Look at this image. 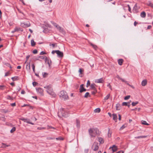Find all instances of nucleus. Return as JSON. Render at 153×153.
Here are the masks:
<instances>
[{"label":"nucleus","mask_w":153,"mask_h":153,"mask_svg":"<svg viewBox=\"0 0 153 153\" xmlns=\"http://www.w3.org/2000/svg\"><path fill=\"white\" fill-rule=\"evenodd\" d=\"M147 5L153 8V4L150 1H148L147 3Z\"/></svg>","instance_id":"obj_18"},{"label":"nucleus","mask_w":153,"mask_h":153,"mask_svg":"<svg viewBox=\"0 0 153 153\" xmlns=\"http://www.w3.org/2000/svg\"><path fill=\"white\" fill-rule=\"evenodd\" d=\"M25 91H24V90H22V91H21V94H25Z\"/></svg>","instance_id":"obj_61"},{"label":"nucleus","mask_w":153,"mask_h":153,"mask_svg":"<svg viewBox=\"0 0 153 153\" xmlns=\"http://www.w3.org/2000/svg\"><path fill=\"white\" fill-rule=\"evenodd\" d=\"M18 31V28L17 27H16L14 29V30L12 31L11 32L12 33H14L15 32H17Z\"/></svg>","instance_id":"obj_30"},{"label":"nucleus","mask_w":153,"mask_h":153,"mask_svg":"<svg viewBox=\"0 0 153 153\" xmlns=\"http://www.w3.org/2000/svg\"><path fill=\"white\" fill-rule=\"evenodd\" d=\"M48 129H50V128H53V129H54V127H52L51 126H48Z\"/></svg>","instance_id":"obj_59"},{"label":"nucleus","mask_w":153,"mask_h":153,"mask_svg":"<svg viewBox=\"0 0 153 153\" xmlns=\"http://www.w3.org/2000/svg\"><path fill=\"white\" fill-rule=\"evenodd\" d=\"M104 81V79L102 78L95 79V82L96 83H103Z\"/></svg>","instance_id":"obj_8"},{"label":"nucleus","mask_w":153,"mask_h":153,"mask_svg":"<svg viewBox=\"0 0 153 153\" xmlns=\"http://www.w3.org/2000/svg\"><path fill=\"white\" fill-rule=\"evenodd\" d=\"M118 63L119 64L121 65H122L123 62V60L122 59H119L118 60Z\"/></svg>","instance_id":"obj_22"},{"label":"nucleus","mask_w":153,"mask_h":153,"mask_svg":"<svg viewBox=\"0 0 153 153\" xmlns=\"http://www.w3.org/2000/svg\"><path fill=\"white\" fill-rule=\"evenodd\" d=\"M83 70L82 68H79V73L80 74H82V73L83 71Z\"/></svg>","instance_id":"obj_34"},{"label":"nucleus","mask_w":153,"mask_h":153,"mask_svg":"<svg viewBox=\"0 0 153 153\" xmlns=\"http://www.w3.org/2000/svg\"><path fill=\"white\" fill-rule=\"evenodd\" d=\"M110 96V94H108L105 98L104 100H107L109 99Z\"/></svg>","instance_id":"obj_31"},{"label":"nucleus","mask_w":153,"mask_h":153,"mask_svg":"<svg viewBox=\"0 0 153 153\" xmlns=\"http://www.w3.org/2000/svg\"><path fill=\"white\" fill-rule=\"evenodd\" d=\"M86 89L84 88L83 84H82L80 85L79 88L80 92L82 93L83 91H86Z\"/></svg>","instance_id":"obj_12"},{"label":"nucleus","mask_w":153,"mask_h":153,"mask_svg":"<svg viewBox=\"0 0 153 153\" xmlns=\"http://www.w3.org/2000/svg\"><path fill=\"white\" fill-rule=\"evenodd\" d=\"M45 26L47 27H49V28L51 27V25L49 24L47 22L45 23Z\"/></svg>","instance_id":"obj_25"},{"label":"nucleus","mask_w":153,"mask_h":153,"mask_svg":"<svg viewBox=\"0 0 153 153\" xmlns=\"http://www.w3.org/2000/svg\"><path fill=\"white\" fill-rule=\"evenodd\" d=\"M98 148L97 143L96 142H94L92 146V148L95 151H97L98 149Z\"/></svg>","instance_id":"obj_7"},{"label":"nucleus","mask_w":153,"mask_h":153,"mask_svg":"<svg viewBox=\"0 0 153 153\" xmlns=\"http://www.w3.org/2000/svg\"><path fill=\"white\" fill-rule=\"evenodd\" d=\"M109 149H111L112 152H114L117 151V146H116L115 145H113L112 146L110 147L109 148Z\"/></svg>","instance_id":"obj_9"},{"label":"nucleus","mask_w":153,"mask_h":153,"mask_svg":"<svg viewBox=\"0 0 153 153\" xmlns=\"http://www.w3.org/2000/svg\"><path fill=\"white\" fill-rule=\"evenodd\" d=\"M140 16L142 18H145L146 16V13L144 11L141 12L140 13Z\"/></svg>","instance_id":"obj_19"},{"label":"nucleus","mask_w":153,"mask_h":153,"mask_svg":"<svg viewBox=\"0 0 153 153\" xmlns=\"http://www.w3.org/2000/svg\"><path fill=\"white\" fill-rule=\"evenodd\" d=\"M4 85H0V89H1L3 90L4 89Z\"/></svg>","instance_id":"obj_56"},{"label":"nucleus","mask_w":153,"mask_h":153,"mask_svg":"<svg viewBox=\"0 0 153 153\" xmlns=\"http://www.w3.org/2000/svg\"><path fill=\"white\" fill-rule=\"evenodd\" d=\"M21 89V88H20L19 86H18L17 87V88L16 90H17L18 91H19Z\"/></svg>","instance_id":"obj_51"},{"label":"nucleus","mask_w":153,"mask_h":153,"mask_svg":"<svg viewBox=\"0 0 153 153\" xmlns=\"http://www.w3.org/2000/svg\"><path fill=\"white\" fill-rule=\"evenodd\" d=\"M29 57H30V56L29 55H28L26 56V61H27Z\"/></svg>","instance_id":"obj_62"},{"label":"nucleus","mask_w":153,"mask_h":153,"mask_svg":"<svg viewBox=\"0 0 153 153\" xmlns=\"http://www.w3.org/2000/svg\"><path fill=\"white\" fill-rule=\"evenodd\" d=\"M100 109L99 108H97L95 109L94 110V111L96 113H99L100 112Z\"/></svg>","instance_id":"obj_26"},{"label":"nucleus","mask_w":153,"mask_h":153,"mask_svg":"<svg viewBox=\"0 0 153 153\" xmlns=\"http://www.w3.org/2000/svg\"><path fill=\"white\" fill-rule=\"evenodd\" d=\"M142 123L146 125H149V124L146 121L143 120L142 121Z\"/></svg>","instance_id":"obj_27"},{"label":"nucleus","mask_w":153,"mask_h":153,"mask_svg":"<svg viewBox=\"0 0 153 153\" xmlns=\"http://www.w3.org/2000/svg\"><path fill=\"white\" fill-rule=\"evenodd\" d=\"M94 91L92 92V94H94L97 91L96 90H94Z\"/></svg>","instance_id":"obj_54"},{"label":"nucleus","mask_w":153,"mask_h":153,"mask_svg":"<svg viewBox=\"0 0 153 153\" xmlns=\"http://www.w3.org/2000/svg\"><path fill=\"white\" fill-rule=\"evenodd\" d=\"M98 139V141L100 143H104V140L101 137H99Z\"/></svg>","instance_id":"obj_17"},{"label":"nucleus","mask_w":153,"mask_h":153,"mask_svg":"<svg viewBox=\"0 0 153 153\" xmlns=\"http://www.w3.org/2000/svg\"><path fill=\"white\" fill-rule=\"evenodd\" d=\"M127 6H128V10L131 12V8H130V7L129 6V5H127Z\"/></svg>","instance_id":"obj_50"},{"label":"nucleus","mask_w":153,"mask_h":153,"mask_svg":"<svg viewBox=\"0 0 153 153\" xmlns=\"http://www.w3.org/2000/svg\"><path fill=\"white\" fill-rule=\"evenodd\" d=\"M126 127L124 125H123L120 128V130H122Z\"/></svg>","instance_id":"obj_49"},{"label":"nucleus","mask_w":153,"mask_h":153,"mask_svg":"<svg viewBox=\"0 0 153 153\" xmlns=\"http://www.w3.org/2000/svg\"><path fill=\"white\" fill-rule=\"evenodd\" d=\"M59 96L61 98L63 99L64 100L67 99L68 97L66 92L63 91H61Z\"/></svg>","instance_id":"obj_4"},{"label":"nucleus","mask_w":153,"mask_h":153,"mask_svg":"<svg viewBox=\"0 0 153 153\" xmlns=\"http://www.w3.org/2000/svg\"><path fill=\"white\" fill-rule=\"evenodd\" d=\"M2 145L1 146V148H5L7 147H8L10 146V145H6L4 143H2Z\"/></svg>","instance_id":"obj_23"},{"label":"nucleus","mask_w":153,"mask_h":153,"mask_svg":"<svg viewBox=\"0 0 153 153\" xmlns=\"http://www.w3.org/2000/svg\"><path fill=\"white\" fill-rule=\"evenodd\" d=\"M56 53L59 57H62L63 56V53L59 50H56Z\"/></svg>","instance_id":"obj_11"},{"label":"nucleus","mask_w":153,"mask_h":153,"mask_svg":"<svg viewBox=\"0 0 153 153\" xmlns=\"http://www.w3.org/2000/svg\"><path fill=\"white\" fill-rule=\"evenodd\" d=\"M56 139L57 140H63V139L61 137L56 138Z\"/></svg>","instance_id":"obj_48"},{"label":"nucleus","mask_w":153,"mask_h":153,"mask_svg":"<svg viewBox=\"0 0 153 153\" xmlns=\"http://www.w3.org/2000/svg\"><path fill=\"white\" fill-rule=\"evenodd\" d=\"M46 54V53L45 52L43 51L41 52L40 53V55H43V54Z\"/></svg>","instance_id":"obj_53"},{"label":"nucleus","mask_w":153,"mask_h":153,"mask_svg":"<svg viewBox=\"0 0 153 153\" xmlns=\"http://www.w3.org/2000/svg\"><path fill=\"white\" fill-rule=\"evenodd\" d=\"M111 133L110 131V129H108V136L109 137H111Z\"/></svg>","instance_id":"obj_28"},{"label":"nucleus","mask_w":153,"mask_h":153,"mask_svg":"<svg viewBox=\"0 0 153 153\" xmlns=\"http://www.w3.org/2000/svg\"><path fill=\"white\" fill-rule=\"evenodd\" d=\"M91 46H92V47L95 50H96L97 48V47L96 45H94L92 43H91L90 44Z\"/></svg>","instance_id":"obj_29"},{"label":"nucleus","mask_w":153,"mask_h":153,"mask_svg":"<svg viewBox=\"0 0 153 153\" xmlns=\"http://www.w3.org/2000/svg\"><path fill=\"white\" fill-rule=\"evenodd\" d=\"M10 104L12 106H14L16 105V103H11Z\"/></svg>","instance_id":"obj_58"},{"label":"nucleus","mask_w":153,"mask_h":153,"mask_svg":"<svg viewBox=\"0 0 153 153\" xmlns=\"http://www.w3.org/2000/svg\"><path fill=\"white\" fill-rule=\"evenodd\" d=\"M51 23L57 29V30L59 31L60 32H64V29L61 27L59 26L58 24L52 21L51 22Z\"/></svg>","instance_id":"obj_5"},{"label":"nucleus","mask_w":153,"mask_h":153,"mask_svg":"<svg viewBox=\"0 0 153 153\" xmlns=\"http://www.w3.org/2000/svg\"><path fill=\"white\" fill-rule=\"evenodd\" d=\"M130 97V95H128L124 97V100H128Z\"/></svg>","instance_id":"obj_38"},{"label":"nucleus","mask_w":153,"mask_h":153,"mask_svg":"<svg viewBox=\"0 0 153 153\" xmlns=\"http://www.w3.org/2000/svg\"><path fill=\"white\" fill-rule=\"evenodd\" d=\"M89 93L88 92H86L85 96H84V97H85V98H87L89 95Z\"/></svg>","instance_id":"obj_39"},{"label":"nucleus","mask_w":153,"mask_h":153,"mask_svg":"<svg viewBox=\"0 0 153 153\" xmlns=\"http://www.w3.org/2000/svg\"><path fill=\"white\" fill-rule=\"evenodd\" d=\"M33 53H34V54H36L37 53V51L36 50V49H35V50H34L33 51Z\"/></svg>","instance_id":"obj_45"},{"label":"nucleus","mask_w":153,"mask_h":153,"mask_svg":"<svg viewBox=\"0 0 153 153\" xmlns=\"http://www.w3.org/2000/svg\"><path fill=\"white\" fill-rule=\"evenodd\" d=\"M17 77H12V79L13 81L16 80H17Z\"/></svg>","instance_id":"obj_46"},{"label":"nucleus","mask_w":153,"mask_h":153,"mask_svg":"<svg viewBox=\"0 0 153 153\" xmlns=\"http://www.w3.org/2000/svg\"><path fill=\"white\" fill-rule=\"evenodd\" d=\"M58 116L59 117H67L68 116V112L67 110L63 108L60 109L58 112Z\"/></svg>","instance_id":"obj_3"},{"label":"nucleus","mask_w":153,"mask_h":153,"mask_svg":"<svg viewBox=\"0 0 153 153\" xmlns=\"http://www.w3.org/2000/svg\"><path fill=\"white\" fill-rule=\"evenodd\" d=\"M26 69L28 71H30V62L29 63H27V64L26 66Z\"/></svg>","instance_id":"obj_16"},{"label":"nucleus","mask_w":153,"mask_h":153,"mask_svg":"<svg viewBox=\"0 0 153 153\" xmlns=\"http://www.w3.org/2000/svg\"><path fill=\"white\" fill-rule=\"evenodd\" d=\"M138 103V102L137 101L135 102H133L132 103V105L133 106H135Z\"/></svg>","instance_id":"obj_33"},{"label":"nucleus","mask_w":153,"mask_h":153,"mask_svg":"<svg viewBox=\"0 0 153 153\" xmlns=\"http://www.w3.org/2000/svg\"><path fill=\"white\" fill-rule=\"evenodd\" d=\"M21 26L23 27H29L30 26V23H21Z\"/></svg>","instance_id":"obj_10"},{"label":"nucleus","mask_w":153,"mask_h":153,"mask_svg":"<svg viewBox=\"0 0 153 153\" xmlns=\"http://www.w3.org/2000/svg\"><path fill=\"white\" fill-rule=\"evenodd\" d=\"M31 45L32 46H34L36 44L35 42L34 41L33 39H32L31 40Z\"/></svg>","instance_id":"obj_21"},{"label":"nucleus","mask_w":153,"mask_h":153,"mask_svg":"<svg viewBox=\"0 0 153 153\" xmlns=\"http://www.w3.org/2000/svg\"><path fill=\"white\" fill-rule=\"evenodd\" d=\"M42 74L43 77H45V75H47V74L46 73H43Z\"/></svg>","instance_id":"obj_55"},{"label":"nucleus","mask_w":153,"mask_h":153,"mask_svg":"<svg viewBox=\"0 0 153 153\" xmlns=\"http://www.w3.org/2000/svg\"><path fill=\"white\" fill-rule=\"evenodd\" d=\"M120 106V105L119 104H117L116 105V108L117 110H119L120 109L119 108V107Z\"/></svg>","instance_id":"obj_37"},{"label":"nucleus","mask_w":153,"mask_h":153,"mask_svg":"<svg viewBox=\"0 0 153 153\" xmlns=\"http://www.w3.org/2000/svg\"><path fill=\"white\" fill-rule=\"evenodd\" d=\"M37 84V83L36 82H33V85L34 86H35Z\"/></svg>","instance_id":"obj_47"},{"label":"nucleus","mask_w":153,"mask_h":153,"mask_svg":"<svg viewBox=\"0 0 153 153\" xmlns=\"http://www.w3.org/2000/svg\"><path fill=\"white\" fill-rule=\"evenodd\" d=\"M90 81L89 80H88V81L87 83V85H86L87 87H88L90 85Z\"/></svg>","instance_id":"obj_44"},{"label":"nucleus","mask_w":153,"mask_h":153,"mask_svg":"<svg viewBox=\"0 0 153 153\" xmlns=\"http://www.w3.org/2000/svg\"><path fill=\"white\" fill-rule=\"evenodd\" d=\"M7 99H9V100H13V98H12L10 96H7Z\"/></svg>","instance_id":"obj_42"},{"label":"nucleus","mask_w":153,"mask_h":153,"mask_svg":"<svg viewBox=\"0 0 153 153\" xmlns=\"http://www.w3.org/2000/svg\"><path fill=\"white\" fill-rule=\"evenodd\" d=\"M36 91L40 95L42 96L44 95L43 90L40 88H36Z\"/></svg>","instance_id":"obj_6"},{"label":"nucleus","mask_w":153,"mask_h":153,"mask_svg":"<svg viewBox=\"0 0 153 153\" xmlns=\"http://www.w3.org/2000/svg\"><path fill=\"white\" fill-rule=\"evenodd\" d=\"M16 128L15 127H13L12 128V129L10 131V132L11 133H12L13 132H14V131H16Z\"/></svg>","instance_id":"obj_32"},{"label":"nucleus","mask_w":153,"mask_h":153,"mask_svg":"<svg viewBox=\"0 0 153 153\" xmlns=\"http://www.w3.org/2000/svg\"><path fill=\"white\" fill-rule=\"evenodd\" d=\"M147 84V81L146 79H144L141 82V85L143 86H145Z\"/></svg>","instance_id":"obj_15"},{"label":"nucleus","mask_w":153,"mask_h":153,"mask_svg":"<svg viewBox=\"0 0 153 153\" xmlns=\"http://www.w3.org/2000/svg\"><path fill=\"white\" fill-rule=\"evenodd\" d=\"M146 137V136H140L138 137H135V138L136 139H140L145 138Z\"/></svg>","instance_id":"obj_24"},{"label":"nucleus","mask_w":153,"mask_h":153,"mask_svg":"<svg viewBox=\"0 0 153 153\" xmlns=\"http://www.w3.org/2000/svg\"><path fill=\"white\" fill-rule=\"evenodd\" d=\"M32 69H33V72H35V66L34 64H33L32 65Z\"/></svg>","instance_id":"obj_40"},{"label":"nucleus","mask_w":153,"mask_h":153,"mask_svg":"<svg viewBox=\"0 0 153 153\" xmlns=\"http://www.w3.org/2000/svg\"><path fill=\"white\" fill-rule=\"evenodd\" d=\"M117 153H124V152L123 151H120L117 152Z\"/></svg>","instance_id":"obj_64"},{"label":"nucleus","mask_w":153,"mask_h":153,"mask_svg":"<svg viewBox=\"0 0 153 153\" xmlns=\"http://www.w3.org/2000/svg\"><path fill=\"white\" fill-rule=\"evenodd\" d=\"M122 82H127V81H126L124 79H122V78H120V79Z\"/></svg>","instance_id":"obj_52"},{"label":"nucleus","mask_w":153,"mask_h":153,"mask_svg":"<svg viewBox=\"0 0 153 153\" xmlns=\"http://www.w3.org/2000/svg\"><path fill=\"white\" fill-rule=\"evenodd\" d=\"M21 120H22V121H23L24 122H28L27 121L28 120L27 119H25V118H22L21 119Z\"/></svg>","instance_id":"obj_43"},{"label":"nucleus","mask_w":153,"mask_h":153,"mask_svg":"<svg viewBox=\"0 0 153 153\" xmlns=\"http://www.w3.org/2000/svg\"><path fill=\"white\" fill-rule=\"evenodd\" d=\"M95 85H96L94 84H92L91 85V87L94 90H96V88H95Z\"/></svg>","instance_id":"obj_20"},{"label":"nucleus","mask_w":153,"mask_h":153,"mask_svg":"<svg viewBox=\"0 0 153 153\" xmlns=\"http://www.w3.org/2000/svg\"><path fill=\"white\" fill-rule=\"evenodd\" d=\"M9 72H6V73H5V75L4 76H8L9 75Z\"/></svg>","instance_id":"obj_57"},{"label":"nucleus","mask_w":153,"mask_h":153,"mask_svg":"<svg viewBox=\"0 0 153 153\" xmlns=\"http://www.w3.org/2000/svg\"><path fill=\"white\" fill-rule=\"evenodd\" d=\"M76 126L77 127H79L80 126L79 122L77 120H76Z\"/></svg>","instance_id":"obj_36"},{"label":"nucleus","mask_w":153,"mask_h":153,"mask_svg":"<svg viewBox=\"0 0 153 153\" xmlns=\"http://www.w3.org/2000/svg\"><path fill=\"white\" fill-rule=\"evenodd\" d=\"M44 88L46 89L47 93L53 97H55L56 94L53 92L52 86L51 85H46L44 87Z\"/></svg>","instance_id":"obj_2"},{"label":"nucleus","mask_w":153,"mask_h":153,"mask_svg":"<svg viewBox=\"0 0 153 153\" xmlns=\"http://www.w3.org/2000/svg\"><path fill=\"white\" fill-rule=\"evenodd\" d=\"M116 78L119 79H120V78H121L118 75H117L116 76Z\"/></svg>","instance_id":"obj_63"},{"label":"nucleus","mask_w":153,"mask_h":153,"mask_svg":"<svg viewBox=\"0 0 153 153\" xmlns=\"http://www.w3.org/2000/svg\"><path fill=\"white\" fill-rule=\"evenodd\" d=\"M137 5L136 4L134 5V7L133 8V10L135 11H137Z\"/></svg>","instance_id":"obj_35"},{"label":"nucleus","mask_w":153,"mask_h":153,"mask_svg":"<svg viewBox=\"0 0 153 153\" xmlns=\"http://www.w3.org/2000/svg\"><path fill=\"white\" fill-rule=\"evenodd\" d=\"M45 61L48 64L49 66H50L51 64V61L48 58L46 57L45 59Z\"/></svg>","instance_id":"obj_13"},{"label":"nucleus","mask_w":153,"mask_h":153,"mask_svg":"<svg viewBox=\"0 0 153 153\" xmlns=\"http://www.w3.org/2000/svg\"><path fill=\"white\" fill-rule=\"evenodd\" d=\"M128 103L127 102H124L122 103V105L123 106H127L128 105Z\"/></svg>","instance_id":"obj_41"},{"label":"nucleus","mask_w":153,"mask_h":153,"mask_svg":"<svg viewBox=\"0 0 153 153\" xmlns=\"http://www.w3.org/2000/svg\"><path fill=\"white\" fill-rule=\"evenodd\" d=\"M112 116L113 117V119L116 122L117 119V115L116 114H112Z\"/></svg>","instance_id":"obj_14"},{"label":"nucleus","mask_w":153,"mask_h":153,"mask_svg":"<svg viewBox=\"0 0 153 153\" xmlns=\"http://www.w3.org/2000/svg\"><path fill=\"white\" fill-rule=\"evenodd\" d=\"M90 135L92 137H95L96 135H99L100 132L97 128H91L88 130Z\"/></svg>","instance_id":"obj_1"},{"label":"nucleus","mask_w":153,"mask_h":153,"mask_svg":"<svg viewBox=\"0 0 153 153\" xmlns=\"http://www.w3.org/2000/svg\"><path fill=\"white\" fill-rule=\"evenodd\" d=\"M56 51H52L51 52V53H52V54H53L55 53H56Z\"/></svg>","instance_id":"obj_60"}]
</instances>
